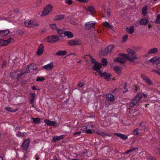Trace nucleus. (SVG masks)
Segmentation results:
<instances>
[{"label":"nucleus","instance_id":"nucleus-52","mask_svg":"<svg viewBox=\"0 0 160 160\" xmlns=\"http://www.w3.org/2000/svg\"><path fill=\"white\" fill-rule=\"evenodd\" d=\"M118 88H115L112 91V93L113 94H115V93H117V92H116L118 91Z\"/></svg>","mask_w":160,"mask_h":160},{"label":"nucleus","instance_id":"nucleus-23","mask_svg":"<svg viewBox=\"0 0 160 160\" xmlns=\"http://www.w3.org/2000/svg\"><path fill=\"white\" fill-rule=\"evenodd\" d=\"M64 35L65 36H67L68 38H72L74 36L73 33L69 31H65L64 32Z\"/></svg>","mask_w":160,"mask_h":160},{"label":"nucleus","instance_id":"nucleus-47","mask_svg":"<svg viewBox=\"0 0 160 160\" xmlns=\"http://www.w3.org/2000/svg\"><path fill=\"white\" fill-rule=\"evenodd\" d=\"M138 128H137L135 129L133 131V134L134 135H137L139 133V132H138Z\"/></svg>","mask_w":160,"mask_h":160},{"label":"nucleus","instance_id":"nucleus-32","mask_svg":"<svg viewBox=\"0 0 160 160\" xmlns=\"http://www.w3.org/2000/svg\"><path fill=\"white\" fill-rule=\"evenodd\" d=\"M147 6H146L143 7L142 9V12L143 15L144 16H146L147 14Z\"/></svg>","mask_w":160,"mask_h":160},{"label":"nucleus","instance_id":"nucleus-60","mask_svg":"<svg viewBox=\"0 0 160 160\" xmlns=\"http://www.w3.org/2000/svg\"><path fill=\"white\" fill-rule=\"evenodd\" d=\"M87 127L86 126H84L81 129V131L83 130V131H85L86 130Z\"/></svg>","mask_w":160,"mask_h":160},{"label":"nucleus","instance_id":"nucleus-13","mask_svg":"<svg viewBox=\"0 0 160 160\" xmlns=\"http://www.w3.org/2000/svg\"><path fill=\"white\" fill-rule=\"evenodd\" d=\"M95 24L96 22L92 23L90 22H88L85 24V27L86 29L90 30L94 28V25Z\"/></svg>","mask_w":160,"mask_h":160},{"label":"nucleus","instance_id":"nucleus-39","mask_svg":"<svg viewBox=\"0 0 160 160\" xmlns=\"http://www.w3.org/2000/svg\"><path fill=\"white\" fill-rule=\"evenodd\" d=\"M50 26L51 29L53 31H56L58 29L55 24H50Z\"/></svg>","mask_w":160,"mask_h":160},{"label":"nucleus","instance_id":"nucleus-40","mask_svg":"<svg viewBox=\"0 0 160 160\" xmlns=\"http://www.w3.org/2000/svg\"><path fill=\"white\" fill-rule=\"evenodd\" d=\"M45 80L43 77H38L37 78V81L42 82Z\"/></svg>","mask_w":160,"mask_h":160},{"label":"nucleus","instance_id":"nucleus-29","mask_svg":"<svg viewBox=\"0 0 160 160\" xmlns=\"http://www.w3.org/2000/svg\"><path fill=\"white\" fill-rule=\"evenodd\" d=\"M67 53V52L66 51L59 50L56 53V55L58 56H63Z\"/></svg>","mask_w":160,"mask_h":160},{"label":"nucleus","instance_id":"nucleus-10","mask_svg":"<svg viewBox=\"0 0 160 160\" xmlns=\"http://www.w3.org/2000/svg\"><path fill=\"white\" fill-rule=\"evenodd\" d=\"M30 140L28 139H25L22 142L21 145V148L23 150L27 149L29 145Z\"/></svg>","mask_w":160,"mask_h":160},{"label":"nucleus","instance_id":"nucleus-49","mask_svg":"<svg viewBox=\"0 0 160 160\" xmlns=\"http://www.w3.org/2000/svg\"><path fill=\"white\" fill-rule=\"evenodd\" d=\"M121 68L120 67L114 66L113 67L114 70H121Z\"/></svg>","mask_w":160,"mask_h":160},{"label":"nucleus","instance_id":"nucleus-62","mask_svg":"<svg viewBox=\"0 0 160 160\" xmlns=\"http://www.w3.org/2000/svg\"><path fill=\"white\" fill-rule=\"evenodd\" d=\"M11 38H10L8 39L7 40H6V41L7 42H8V44L9 43L11 42Z\"/></svg>","mask_w":160,"mask_h":160},{"label":"nucleus","instance_id":"nucleus-28","mask_svg":"<svg viewBox=\"0 0 160 160\" xmlns=\"http://www.w3.org/2000/svg\"><path fill=\"white\" fill-rule=\"evenodd\" d=\"M65 17L64 15H57L55 16L54 19L56 21L61 20L63 19Z\"/></svg>","mask_w":160,"mask_h":160},{"label":"nucleus","instance_id":"nucleus-37","mask_svg":"<svg viewBox=\"0 0 160 160\" xmlns=\"http://www.w3.org/2000/svg\"><path fill=\"white\" fill-rule=\"evenodd\" d=\"M56 31H57L58 34L60 36L62 37V35L63 33L64 34V32H65L64 30L62 29H59L58 28Z\"/></svg>","mask_w":160,"mask_h":160},{"label":"nucleus","instance_id":"nucleus-30","mask_svg":"<svg viewBox=\"0 0 160 160\" xmlns=\"http://www.w3.org/2000/svg\"><path fill=\"white\" fill-rule=\"evenodd\" d=\"M36 96V94L35 93H32L31 94V99L30 100L29 103L30 104H32L33 103L34 100Z\"/></svg>","mask_w":160,"mask_h":160},{"label":"nucleus","instance_id":"nucleus-61","mask_svg":"<svg viewBox=\"0 0 160 160\" xmlns=\"http://www.w3.org/2000/svg\"><path fill=\"white\" fill-rule=\"evenodd\" d=\"M156 73L160 75V71H153Z\"/></svg>","mask_w":160,"mask_h":160},{"label":"nucleus","instance_id":"nucleus-18","mask_svg":"<svg viewBox=\"0 0 160 160\" xmlns=\"http://www.w3.org/2000/svg\"><path fill=\"white\" fill-rule=\"evenodd\" d=\"M21 127H17L15 128V130L17 131L16 133V135L18 137H22L24 135V132H22L19 131V130Z\"/></svg>","mask_w":160,"mask_h":160},{"label":"nucleus","instance_id":"nucleus-36","mask_svg":"<svg viewBox=\"0 0 160 160\" xmlns=\"http://www.w3.org/2000/svg\"><path fill=\"white\" fill-rule=\"evenodd\" d=\"M101 62L102 63V66L103 65L104 67L108 63L107 60L104 58L102 59Z\"/></svg>","mask_w":160,"mask_h":160},{"label":"nucleus","instance_id":"nucleus-35","mask_svg":"<svg viewBox=\"0 0 160 160\" xmlns=\"http://www.w3.org/2000/svg\"><path fill=\"white\" fill-rule=\"evenodd\" d=\"M86 9L88 10L89 12L92 13L95 12V8L93 6H92L88 7Z\"/></svg>","mask_w":160,"mask_h":160},{"label":"nucleus","instance_id":"nucleus-53","mask_svg":"<svg viewBox=\"0 0 160 160\" xmlns=\"http://www.w3.org/2000/svg\"><path fill=\"white\" fill-rule=\"evenodd\" d=\"M81 133V131H80L78 132H76L73 134V135L76 136L77 135H79Z\"/></svg>","mask_w":160,"mask_h":160},{"label":"nucleus","instance_id":"nucleus-43","mask_svg":"<svg viewBox=\"0 0 160 160\" xmlns=\"http://www.w3.org/2000/svg\"><path fill=\"white\" fill-rule=\"evenodd\" d=\"M128 37V34H126L124 35L122 37L123 41L124 42H125L127 39Z\"/></svg>","mask_w":160,"mask_h":160},{"label":"nucleus","instance_id":"nucleus-15","mask_svg":"<svg viewBox=\"0 0 160 160\" xmlns=\"http://www.w3.org/2000/svg\"><path fill=\"white\" fill-rule=\"evenodd\" d=\"M37 68V64L34 63H31L27 67V70H36Z\"/></svg>","mask_w":160,"mask_h":160},{"label":"nucleus","instance_id":"nucleus-11","mask_svg":"<svg viewBox=\"0 0 160 160\" xmlns=\"http://www.w3.org/2000/svg\"><path fill=\"white\" fill-rule=\"evenodd\" d=\"M44 122L48 126L56 127L58 125V123L57 122L50 121L48 119L44 120Z\"/></svg>","mask_w":160,"mask_h":160},{"label":"nucleus","instance_id":"nucleus-17","mask_svg":"<svg viewBox=\"0 0 160 160\" xmlns=\"http://www.w3.org/2000/svg\"><path fill=\"white\" fill-rule=\"evenodd\" d=\"M102 66V64L97 62L94 64V65L92 67L93 70H100Z\"/></svg>","mask_w":160,"mask_h":160},{"label":"nucleus","instance_id":"nucleus-54","mask_svg":"<svg viewBox=\"0 0 160 160\" xmlns=\"http://www.w3.org/2000/svg\"><path fill=\"white\" fill-rule=\"evenodd\" d=\"M138 148H133L130 149V150L131 151V152H132L136 151V150H138Z\"/></svg>","mask_w":160,"mask_h":160},{"label":"nucleus","instance_id":"nucleus-14","mask_svg":"<svg viewBox=\"0 0 160 160\" xmlns=\"http://www.w3.org/2000/svg\"><path fill=\"white\" fill-rule=\"evenodd\" d=\"M149 61L153 64L158 63L160 62V57L158 56L153 57L149 60Z\"/></svg>","mask_w":160,"mask_h":160},{"label":"nucleus","instance_id":"nucleus-16","mask_svg":"<svg viewBox=\"0 0 160 160\" xmlns=\"http://www.w3.org/2000/svg\"><path fill=\"white\" fill-rule=\"evenodd\" d=\"M141 77L143 80L145 81L147 84L150 85L152 84V82L148 77L143 74H142Z\"/></svg>","mask_w":160,"mask_h":160},{"label":"nucleus","instance_id":"nucleus-58","mask_svg":"<svg viewBox=\"0 0 160 160\" xmlns=\"http://www.w3.org/2000/svg\"><path fill=\"white\" fill-rule=\"evenodd\" d=\"M35 159L36 160H39V158H40V157H39V155H35Z\"/></svg>","mask_w":160,"mask_h":160},{"label":"nucleus","instance_id":"nucleus-19","mask_svg":"<svg viewBox=\"0 0 160 160\" xmlns=\"http://www.w3.org/2000/svg\"><path fill=\"white\" fill-rule=\"evenodd\" d=\"M114 134L124 140H125L128 139V136L122 134L115 132Z\"/></svg>","mask_w":160,"mask_h":160},{"label":"nucleus","instance_id":"nucleus-46","mask_svg":"<svg viewBox=\"0 0 160 160\" xmlns=\"http://www.w3.org/2000/svg\"><path fill=\"white\" fill-rule=\"evenodd\" d=\"M66 3H67L68 5H71L72 3V0H66L65 1Z\"/></svg>","mask_w":160,"mask_h":160},{"label":"nucleus","instance_id":"nucleus-50","mask_svg":"<svg viewBox=\"0 0 160 160\" xmlns=\"http://www.w3.org/2000/svg\"><path fill=\"white\" fill-rule=\"evenodd\" d=\"M77 1L80 2L87 3L88 2V0H77Z\"/></svg>","mask_w":160,"mask_h":160},{"label":"nucleus","instance_id":"nucleus-22","mask_svg":"<svg viewBox=\"0 0 160 160\" xmlns=\"http://www.w3.org/2000/svg\"><path fill=\"white\" fill-rule=\"evenodd\" d=\"M126 30L130 34H132L133 33L135 29L134 26H131L129 28H126Z\"/></svg>","mask_w":160,"mask_h":160},{"label":"nucleus","instance_id":"nucleus-1","mask_svg":"<svg viewBox=\"0 0 160 160\" xmlns=\"http://www.w3.org/2000/svg\"><path fill=\"white\" fill-rule=\"evenodd\" d=\"M128 54L120 53L119 55L121 57H118L114 59V62H120L122 64L126 63L127 60L131 62H134V60H137L138 58L135 52L134 51L130 48L127 49Z\"/></svg>","mask_w":160,"mask_h":160},{"label":"nucleus","instance_id":"nucleus-12","mask_svg":"<svg viewBox=\"0 0 160 160\" xmlns=\"http://www.w3.org/2000/svg\"><path fill=\"white\" fill-rule=\"evenodd\" d=\"M44 47L42 44H41L39 46L37 52V54L38 56L42 55L43 52Z\"/></svg>","mask_w":160,"mask_h":160},{"label":"nucleus","instance_id":"nucleus-42","mask_svg":"<svg viewBox=\"0 0 160 160\" xmlns=\"http://www.w3.org/2000/svg\"><path fill=\"white\" fill-rule=\"evenodd\" d=\"M7 64L6 60H5L3 62V64L2 66V69L4 68L7 66Z\"/></svg>","mask_w":160,"mask_h":160},{"label":"nucleus","instance_id":"nucleus-24","mask_svg":"<svg viewBox=\"0 0 160 160\" xmlns=\"http://www.w3.org/2000/svg\"><path fill=\"white\" fill-rule=\"evenodd\" d=\"M53 67V63H51L49 64H48L44 66L43 68L47 70H51L52 69Z\"/></svg>","mask_w":160,"mask_h":160},{"label":"nucleus","instance_id":"nucleus-33","mask_svg":"<svg viewBox=\"0 0 160 160\" xmlns=\"http://www.w3.org/2000/svg\"><path fill=\"white\" fill-rule=\"evenodd\" d=\"M103 24L105 27L108 28H110L111 29H112V28L113 27L112 26L110 25L109 23L106 21L104 22Z\"/></svg>","mask_w":160,"mask_h":160},{"label":"nucleus","instance_id":"nucleus-6","mask_svg":"<svg viewBox=\"0 0 160 160\" xmlns=\"http://www.w3.org/2000/svg\"><path fill=\"white\" fill-rule=\"evenodd\" d=\"M25 25L28 27H34L37 26L38 23L34 20H27L24 22Z\"/></svg>","mask_w":160,"mask_h":160},{"label":"nucleus","instance_id":"nucleus-4","mask_svg":"<svg viewBox=\"0 0 160 160\" xmlns=\"http://www.w3.org/2000/svg\"><path fill=\"white\" fill-rule=\"evenodd\" d=\"M113 47L112 45H110L106 47L104 50H101L100 52V54L103 56L110 52L112 50Z\"/></svg>","mask_w":160,"mask_h":160},{"label":"nucleus","instance_id":"nucleus-20","mask_svg":"<svg viewBox=\"0 0 160 160\" xmlns=\"http://www.w3.org/2000/svg\"><path fill=\"white\" fill-rule=\"evenodd\" d=\"M64 137V135H62L59 136H55L52 138V141L53 142H55L56 141H59L63 138Z\"/></svg>","mask_w":160,"mask_h":160},{"label":"nucleus","instance_id":"nucleus-41","mask_svg":"<svg viewBox=\"0 0 160 160\" xmlns=\"http://www.w3.org/2000/svg\"><path fill=\"white\" fill-rule=\"evenodd\" d=\"M111 10L110 8H108L107 10V15L108 17H109L111 15Z\"/></svg>","mask_w":160,"mask_h":160},{"label":"nucleus","instance_id":"nucleus-26","mask_svg":"<svg viewBox=\"0 0 160 160\" xmlns=\"http://www.w3.org/2000/svg\"><path fill=\"white\" fill-rule=\"evenodd\" d=\"M158 52V49L156 48H152L148 50V53L149 54L155 53Z\"/></svg>","mask_w":160,"mask_h":160},{"label":"nucleus","instance_id":"nucleus-8","mask_svg":"<svg viewBox=\"0 0 160 160\" xmlns=\"http://www.w3.org/2000/svg\"><path fill=\"white\" fill-rule=\"evenodd\" d=\"M99 74L101 77H103L104 79L107 80H108L110 78V77L112 76L111 74H109L106 72H102V71H96Z\"/></svg>","mask_w":160,"mask_h":160},{"label":"nucleus","instance_id":"nucleus-63","mask_svg":"<svg viewBox=\"0 0 160 160\" xmlns=\"http://www.w3.org/2000/svg\"><path fill=\"white\" fill-rule=\"evenodd\" d=\"M118 154L119 155H117V157L119 159V158H121L122 157L121 155V153H119Z\"/></svg>","mask_w":160,"mask_h":160},{"label":"nucleus","instance_id":"nucleus-27","mask_svg":"<svg viewBox=\"0 0 160 160\" xmlns=\"http://www.w3.org/2000/svg\"><path fill=\"white\" fill-rule=\"evenodd\" d=\"M106 96L107 99L111 102H112L114 99V96L111 94H108Z\"/></svg>","mask_w":160,"mask_h":160},{"label":"nucleus","instance_id":"nucleus-45","mask_svg":"<svg viewBox=\"0 0 160 160\" xmlns=\"http://www.w3.org/2000/svg\"><path fill=\"white\" fill-rule=\"evenodd\" d=\"M5 109L7 111L10 112H14L15 111V110H14V111H12L11 110V108L9 107H6L5 108Z\"/></svg>","mask_w":160,"mask_h":160},{"label":"nucleus","instance_id":"nucleus-25","mask_svg":"<svg viewBox=\"0 0 160 160\" xmlns=\"http://www.w3.org/2000/svg\"><path fill=\"white\" fill-rule=\"evenodd\" d=\"M149 22L148 20L146 18L141 19L139 21V23L141 25H146Z\"/></svg>","mask_w":160,"mask_h":160},{"label":"nucleus","instance_id":"nucleus-3","mask_svg":"<svg viewBox=\"0 0 160 160\" xmlns=\"http://www.w3.org/2000/svg\"><path fill=\"white\" fill-rule=\"evenodd\" d=\"M27 72H26L24 73ZM23 73H24L21 72L20 71H14L10 73V76L13 79H16L22 76Z\"/></svg>","mask_w":160,"mask_h":160},{"label":"nucleus","instance_id":"nucleus-34","mask_svg":"<svg viewBox=\"0 0 160 160\" xmlns=\"http://www.w3.org/2000/svg\"><path fill=\"white\" fill-rule=\"evenodd\" d=\"M8 44V42L6 40L0 39V46H4Z\"/></svg>","mask_w":160,"mask_h":160},{"label":"nucleus","instance_id":"nucleus-9","mask_svg":"<svg viewBox=\"0 0 160 160\" xmlns=\"http://www.w3.org/2000/svg\"><path fill=\"white\" fill-rule=\"evenodd\" d=\"M67 43L70 46H75L81 44V42L78 39H76L74 40L73 39L70 40Z\"/></svg>","mask_w":160,"mask_h":160},{"label":"nucleus","instance_id":"nucleus-21","mask_svg":"<svg viewBox=\"0 0 160 160\" xmlns=\"http://www.w3.org/2000/svg\"><path fill=\"white\" fill-rule=\"evenodd\" d=\"M10 33L9 29H6L3 30H0V37H3L7 35Z\"/></svg>","mask_w":160,"mask_h":160},{"label":"nucleus","instance_id":"nucleus-44","mask_svg":"<svg viewBox=\"0 0 160 160\" xmlns=\"http://www.w3.org/2000/svg\"><path fill=\"white\" fill-rule=\"evenodd\" d=\"M140 126L142 128V129L144 128V127L145 126V122H141L140 124Z\"/></svg>","mask_w":160,"mask_h":160},{"label":"nucleus","instance_id":"nucleus-64","mask_svg":"<svg viewBox=\"0 0 160 160\" xmlns=\"http://www.w3.org/2000/svg\"><path fill=\"white\" fill-rule=\"evenodd\" d=\"M118 74H120L121 72V71H115Z\"/></svg>","mask_w":160,"mask_h":160},{"label":"nucleus","instance_id":"nucleus-48","mask_svg":"<svg viewBox=\"0 0 160 160\" xmlns=\"http://www.w3.org/2000/svg\"><path fill=\"white\" fill-rule=\"evenodd\" d=\"M101 136H103V137H104L105 136H108L109 137L110 136V135L107 134L105 132H102V133H101Z\"/></svg>","mask_w":160,"mask_h":160},{"label":"nucleus","instance_id":"nucleus-55","mask_svg":"<svg viewBox=\"0 0 160 160\" xmlns=\"http://www.w3.org/2000/svg\"><path fill=\"white\" fill-rule=\"evenodd\" d=\"M91 60V61L92 62V63H93L94 64L96 62H97V61H96L95 59L94 58H92Z\"/></svg>","mask_w":160,"mask_h":160},{"label":"nucleus","instance_id":"nucleus-31","mask_svg":"<svg viewBox=\"0 0 160 160\" xmlns=\"http://www.w3.org/2000/svg\"><path fill=\"white\" fill-rule=\"evenodd\" d=\"M32 119L33 120L32 122L34 123L38 124L40 122V119L39 118H32Z\"/></svg>","mask_w":160,"mask_h":160},{"label":"nucleus","instance_id":"nucleus-51","mask_svg":"<svg viewBox=\"0 0 160 160\" xmlns=\"http://www.w3.org/2000/svg\"><path fill=\"white\" fill-rule=\"evenodd\" d=\"M86 133L88 134H91L92 133V131L90 129H88L86 132Z\"/></svg>","mask_w":160,"mask_h":160},{"label":"nucleus","instance_id":"nucleus-7","mask_svg":"<svg viewBox=\"0 0 160 160\" xmlns=\"http://www.w3.org/2000/svg\"><path fill=\"white\" fill-rule=\"evenodd\" d=\"M52 6L51 5H48L44 8L42 11V16H44L47 15L52 10Z\"/></svg>","mask_w":160,"mask_h":160},{"label":"nucleus","instance_id":"nucleus-5","mask_svg":"<svg viewBox=\"0 0 160 160\" xmlns=\"http://www.w3.org/2000/svg\"><path fill=\"white\" fill-rule=\"evenodd\" d=\"M59 40V37L57 35H51L45 38V41L48 42H53Z\"/></svg>","mask_w":160,"mask_h":160},{"label":"nucleus","instance_id":"nucleus-38","mask_svg":"<svg viewBox=\"0 0 160 160\" xmlns=\"http://www.w3.org/2000/svg\"><path fill=\"white\" fill-rule=\"evenodd\" d=\"M155 23L156 24H160V14H158Z\"/></svg>","mask_w":160,"mask_h":160},{"label":"nucleus","instance_id":"nucleus-56","mask_svg":"<svg viewBox=\"0 0 160 160\" xmlns=\"http://www.w3.org/2000/svg\"><path fill=\"white\" fill-rule=\"evenodd\" d=\"M78 86L79 87H82L83 86V84L82 83L80 82L78 84Z\"/></svg>","mask_w":160,"mask_h":160},{"label":"nucleus","instance_id":"nucleus-57","mask_svg":"<svg viewBox=\"0 0 160 160\" xmlns=\"http://www.w3.org/2000/svg\"><path fill=\"white\" fill-rule=\"evenodd\" d=\"M157 67L158 70H160V62H158Z\"/></svg>","mask_w":160,"mask_h":160},{"label":"nucleus","instance_id":"nucleus-2","mask_svg":"<svg viewBox=\"0 0 160 160\" xmlns=\"http://www.w3.org/2000/svg\"><path fill=\"white\" fill-rule=\"evenodd\" d=\"M142 97V94L141 93H138L130 103V106L132 108L134 107Z\"/></svg>","mask_w":160,"mask_h":160},{"label":"nucleus","instance_id":"nucleus-59","mask_svg":"<svg viewBox=\"0 0 160 160\" xmlns=\"http://www.w3.org/2000/svg\"><path fill=\"white\" fill-rule=\"evenodd\" d=\"M42 2V0H38L37 2V6H39L41 3Z\"/></svg>","mask_w":160,"mask_h":160}]
</instances>
